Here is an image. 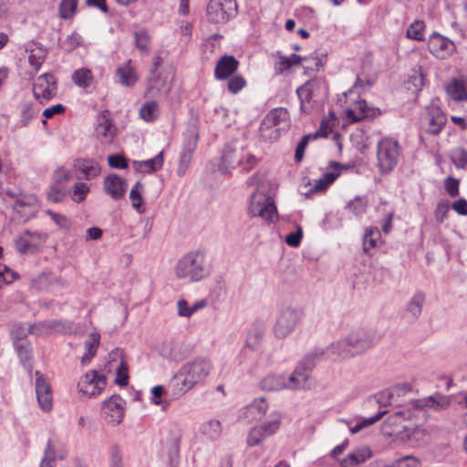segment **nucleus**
<instances>
[{"instance_id": "obj_12", "label": "nucleus", "mask_w": 467, "mask_h": 467, "mask_svg": "<svg viewBox=\"0 0 467 467\" xmlns=\"http://www.w3.org/2000/svg\"><path fill=\"white\" fill-rule=\"evenodd\" d=\"M106 384L104 375L96 370H90L79 379L77 388L81 395L92 398L99 395L105 389Z\"/></svg>"}, {"instance_id": "obj_32", "label": "nucleus", "mask_w": 467, "mask_h": 467, "mask_svg": "<svg viewBox=\"0 0 467 467\" xmlns=\"http://www.w3.org/2000/svg\"><path fill=\"white\" fill-rule=\"evenodd\" d=\"M446 398L440 395L429 396L422 399L415 400L411 402L413 408L418 410L434 409L441 410L448 406Z\"/></svg>"}, {"instance_id": "obj_57", "label": "nucleus", "mask_w": 467, "mask_h": 467, "mask_svg": "<svg viewBox=\"0 0 467 467\" xmlns=\"http://www.w3.org/2000/svg\"><path fill=\"white\" fill-rule=\"evenodd\" d=\"M64 196L65 186L53 183L47 192V199L52 202H60Z\"/></svg>"}, {"instance_id": "obj_40", "label": "nucleus", "mask_w": 467, "mask_h": 467, "mask_svg": "<svg viewBox=\"0 0 467 467\" xmlns=\"http://www.w3.org/2000/svg\"><path fill=\"white\" fill-rule=\"evenodd\" d=\"M16 350L17 352V355L20 358V361L23 365V367L27 369L29 372H31L33 364L31 360V347L26 342H14Z\"/></svg>"}, {"instance_id": "obj_48", "label": "nucleus", "mask_w": 467, "mask_h": 467, "mask_svg": "<svg viewBox=\"0 0 467 467\" xmlns=\"http://www.w3.org/2000/svg\"><path fill=\"white\" fill-rule=\"evenodd\" d=\"M379 238V232L378 228L370 227L366 229L364 239H363V249L368 253L370 249L374 248L377 244V241Z\"/></svg>"}, {"instance_id": "obj_56", "label": "nucleus", "mask_w": 467, "mask_h": 467, "mask_svg": "<svg viewBox=\"0 0 467 467\" xmlns=\"http://www.w3.org/2000/svg\"><path fill=\"white\" fill-rule=\"evenodd\" d=\"M39 111L35 109L34 106L26 102L21 107V122L24 126L27 125L33 117Z\"/></svg>"}, {"instance_id": "obj_29", "label": "nucleus", "mask_w": 467, "mask_h": 467, "mask_svg": "<svg viewBox=\"0 0 467 467\" xmlns=\"http://www.w3.org/2000/svg\"><path fill=\"white\" fill-rule=\"evenodd\" d=\"M74 168L77 172H79L85 180H91L96 178L100 173V166L97 161L92 159H78L74 162Z\"/></svg>"}, {"instance_id": "obj_42", "label": "nucleus", "mask_w": 467, "mask_h": 467, "mask_svg": "<svg viewBox=\"0 0 467 467\" xmlns=\"http://www.w3.org/2000/svg\"><path fill=\"white\" fill-rule=\"evenodd\" d=\"M336 117L333 113H329V118L324 119L320 123L319 129L314 132L308 134L311 136L312 140L317 139V138H327L333 130V127L336 123Z\"/></svg>"}, {"instance_id": "obj_23", "label": "nucleus", "mask_w": 467, "mask_h": 467, "mask_svg": "<svg viewBox=\"0 0 467 467\" xmlns=\"http://www.w3.org/2000/svg\"><path fill=\"white\" fill-rule=\"evenodd\" d=\"M103 188L113 200H119L125 196L128 184L124 178L117 174H109L103 181Z\"/></svg>"}, {"instance_id": "obj_33", "label": "nucleus", "mask_w": 467, "mask_h": 467, "mask_svg": "<svg viewBox=\"0 0 467 467\" xmlns=\"http://www.w3.org/2000/svg\"><path fill=\"white\" fill-rule=\"evenodd\" d=\"M161 355L170 361H181L185 358L182 347L174 341L164 342L160 349Z\"/></svg>"}, {"instance_id": "obj_64", "label": "nucleus", "mask_w": 467, "mask_h": 467, "mask_svg": "<svg viewBox=\"0 0 467 467\" xmlns=\"http://www.w3.org/2000/svg\"><path fill=\"white\" fill-rule=\"evenodd\" d=\"M109 467H124L121 451L116 445L110 448Z\"/></svg>"}, {"instance_id": "obj_49", "label": "nucleus", "mask_w": 467, "mask_h": 467, "mask_svg": "<svg viewBox=\"0 0 467 467\" xmlns=\"http://www.w3.org/2000/svg\"><path fill=\"white\" fill-rule=\"evenodd\" d=\"M425 25L422 21L413 22L407 29V36L414 40H423Z\"/></svg>"}, {"instance_id": "obj_19", "label": "nucleus", "mask_w": 467, "mask_h": 467, "mask_svg": "<svg viewBox=\"0 0 467 467\" xmlns=\"http://www.w3.org/2000/svg\"><path fill=\"white\" fill-rule=\"evenodd\" d=\"M422 123L427 132L438 134L446 123V117L438 106L431 105L426 108L422 115Z\"/></svg>"}, {"instance_id": "obj_58", "label": "nucleus", "mask_w": 467, "mask_h": 467, "mask_svg": "<svg viewBox=\"0 0 467 467\" xmlns=\"http://www.w3.org/2000/svg\"><path fill=\"white\" fill-rule=\"evenodd\" d=\"M411 84L416 91L421 90L424 86V74L420 67L413 69V74L410 77L409 85Z\"/></svg>"}, {"instance_id": "obj_53", "label": "nucleus", "mask_w": 467, "mask_h": 467, "mask_svg": "<svg viewBox=\"0 0 467 467\" xmlns=\"http://www.w3.org/2000/svg\"><path fill=\"white\" fill-rule=\"evenodd\" d=\"M89 192V187L84 182H77L73 187L72 200L78 203L83 202L86 199L87 194Z\"/></svg>"}, {"instance_id": "obj_13", "label": "nucleus", "mask_w": 467, "mask_h": 467, "mask_svg": "<svg viewBox=\"0 0 467 467\" xmlns=\"http://www.w3.org/2000/svg\"><path fill=\"white\" fill-rule=\"evenodd\" d=\"M125 400L119 395H112L106 400L101 407V418L109 425L117 426L123 420Z\"/></svg>"}, {"instance_id": "obj_11", "label": "nucleus", "mask_w": 467, "mask_h": 467, "mask_svg": "<svg viewBox=\"0 0 467 467\" xmlns=\"http://www.w3.org/2000/svg\"><path fill=\"white\" fill-rule=\"evenodd\" d=\"M31 331L36 336H47L50 334H75L78 327L68 320H45L36 323L31 327Z\"/></svg>"}, {"instance_id": "obj_27", "label": "nucleus", "mask_w": 467, "mask_h": 467, "mask_svg": "<svg viewBox=\"0 0 467 467\" xmlns=\"http://www.w3.org/2000/svg\"><path fill=\"white\" fill-rule=\"evenodd\" d=\"M268 410V403L264 398L254 399L251 403L244 407L240 417L250 422L260 420Z\"/></svg>"}, {"instance_id": "obj_10", "label": "nucleus", "mask_w": 467, "mask_h": 467, "mask_svg": "<svg viewBox=\"0 0 467 467\" xmlns=\"http://www.w3.org/2000/svg\"><path fill=\"white\" fill-rule=\"evenodd\" d=\"M30 285L36 291L57 294L67 287V282L52 272H42L32 277Z\"/></svg>"}, {"instance_id": "obj_54", "label": "nucleus", "mask_w": 467, "mask_h": 467, "mask_svg": "<svg viewBox=\"0 0 467 467\" xmlns=\"http://www.w3.org/2000/svg\"><path fill=\"white\" fill-rule=\"evenodd\" d=\"M267 115H272L275 125L279 127L282 123L287 124L289 113L285 108H275L270 110Z\"/></svg>"}, {"instance_id": "obj_15", "label": "nucleus", "mask_w": 467, "mask_h": 467, "mask_svg": "<svg viewBox=\"0 0 467 467\" xmlns=\"http://www.w3.org/2000/svg\"><path fill=\"white\" fill-rule=\"evenodd\" d=\"M281 424V415L279 413H272L267 421L261 425L254 427L247 437V444L249 446L258 445L266 437L273 435L279 429Z\"/></svg>"}, {"instance_id": "obj_39", "label": "nucleus", "mask_w": 467, "mask_h": 467, "mask_svg": "<svg viewBox=\"0 0 467 467\" xmlns=\"http://www.w3.org/2000/svg\"><path fill=\"white\" fill-rule=\"evenodd\" d=\"M36 207V199L34 195L20 197L14 204L15 211L18 213H23L25 216L32 214L35 212Z\"/></svg>"}, {"instance_id": "obj_46", "label": "nucleus", "mask_w": 467, "mask_h": 467, "mask_svg": "<svg viewBox=\"0 0 467 467\" xmlns=\"http://www.w3.org/2000/svg\"><path fill=\"white\" fill-rule=\"evenodd\" d=\"M46 59V50L41 47H36L30 51L28 63L35 72H36Z\"/></svg>"}, {"instance_id": "obj_35", "label": "nucleus", "mask_w": 467, "mask_h": 467, "mask_svg": "<svg viewBox=\"0 0 467 467\" xmlns=\"http://www.w3.org/2000/svg\"><path fill=\"white\" fill-rule=\"evenodd\" d=\"M100 341V335L97 332L90 333L85 341V352L81 357V364L88 365L95 357Z\"/></svg>"}, {"instance_id": "obj_4", "label": "nucleus", "mask_w": 467, "mask_h": 467, "mask_svg": "<svg viewBox=\"0 0 467 467\" xmlns=\"http://www.w3.org/2000/svg\"><path fill=\"white\" fill-rule=\"evenodd\" d=\"M261 174L254 173L251 176L247 184L256 186V191L251 197L249 213L254 217H260L266 222H273L276 217V207L273 197L264 192L265 183L261 181Z\"/></svg>"}, {"instance_id": "obj_31", "label": "nucleus", "mask_w": 467, "mask_h": 467, "mask_svg": "<svg viewBox=\"0 0 467 467\" xmlns=\"http://www.w3.org/2000/svg\"><path fill=\"white\" fill-rule=\"evenodd\" d=\"M171 86V80L169 79L168 76H161L158 71H151L149 78L150 90L155 89L156 92L161 95H167L170 92Z\"/></svg>"}, {"instance_id": "obj_9", "label": "nucleus", "mask_w": 467, "mask_h": 467, "mask_svg": "<svg viewBox=\"0 0 467 467\" xmlns=\"http://www.w3.org/2000/svg\"><path fill=\"white\" fill-rule=\"evenodd\" d=\"M302 319V313L295 308L282 309L276 317L273 328L274 334L278 338H285L292 334L296 327Z\"/></svg>"}, {"instance_id": "obj_63", "label": "nucleus", "mask_w": 467, "mask_h": 467, "mask_svg": "<svg viewBox=\"0 0 467 467\" xmlns=\"http://www.w3.org/2000/svg\"><path fill=\"white\" fill-rule=\"evenodd\" d=\"M32 327H33V325H31V326H24L21 324L14 325V327L11 330V333H12V336L14 337V338L16 339L15 341L20 342L19 340L24 338L25 337H26V335L28 333L33 334L31 331Z\"/></svg>"}, {"instance_id": "obj_45", "label": "nucleus", "mask_w": 467, "mask_h": 467, "mask_svg": "<svg viewBox=\"0 0 467 467\" xmlns=\"http://www.w3.org/2000/svg\"><path fill=\"white\" fill-rule=\"evenodd\" d=\"M451 160L458 169H467V150L462 147H456L451 150Z\"/></svg>"}, {"instance_id": "obj_50", "label": "nucleus", "mask_w": 467, "mask_h": 467, "mask_svg": "<svg viewBox=\"0 0 467 467\" xmlns=\"http://www.w3.org/2000/svg\"><path fill=\"white\" fill-rule=\"evenodd\" d=\"M56 450L50 441H47L40 467H55Z\"/></svg>"}, {"instance_id": "obj_30", "label": "nucleus", "mask_w": 467, "mask_h": 467, "mask_svg": "<svg viewBox=\"0 0 467 467\" xmlns=\"http://www.w3.org/2000/svg\"><path fill=\"white\" fill-rule=\"evenodd\" d=\"M372 457L371 450L367 446L354 449L342 461V467H357Z\"/></svg>"}, {"instance_id": "obj_25", "label": "nucleus", "mask_w": 467, "mask_h": 467, "mask_svg": "<svg viewBox=\"0 0 467 467\" xmlns=\"http://www.w3.org/2000/svg\"><path fill=\"white\" fill-rule=\"evenodd\" d=\"M346 119L349 122L360 121L363 119L370 118L375 115V110L367 106L364 99H359L349 104L345 109Z\"/></svg>"}, {"instance_id": "obj_37", "label": "nucleus", "mask_w": 467, "mask_h": 467, "mask_svg": "<svg viewBox=\"0 0 467 467\" xmlns=\"http://www.w3.org/2000/svg\"><path fill=\"white\" fill-rule=\"evenodd\" d=\"M341 170L338 163H333L332 169L326 171L321 178H319L313 186L314 192H322L332 184L339 176Z\"/></svg>"}, {"instance_id": "obj_60", "label": "nucleus", "mask_w": 467, "mask_h": 467, "mask_svg": "<svg viewBox=\"0 0 467 467\" xmlns=\"http://www.w3.org/2000/svg\"><path fill=\"white\" fill-rule=\"evenodd\" d=\"M257 164V158L250 151L245 150L243 148L242 162L239 164L244 171H249Z\"/></svg>"}, {"instance_id": "obj_2", "label": "nucleus", "mask_w": 467, "mask_h": 467, "mask_svg": "<svg viewBox=\"0 0 467 467\" xmlns=\"http://www.w3.org/2000/svg\"><path fill=\"white\" fill-rule=\"evenodd\" d=\"M323 352L308 353L297 365L295 371L285 379L281 375H268L260 383L261 389L266 391H277L283 389L303 388L311 370L315 367L313 355H322Z\"/></svg>"}, {"instance_id": "obj_14", "label": "nucleus", "mask_w": 467, "mask_h": 467, "mask_svg": "<svg viewBox=\"0 0 467 467\" xmlns=\"http://www.w3.org/2000/svg\"><path fill=\"white\" fill-rule=\"evenodd\" d=\"M57 91L56 78L49 73L40 75L33 83V94L41 104L48 102Z\"/></svg>"}, {"instance_id": "obj_47", "label": "nucleus", "mask_w": 467, "mask_h": 467, "mask_svg": "<svg viewBox=\"0 0 467 467\" xmlns=\"http://www.w3.org/2000/svg\"><path fill=\"white\" fill-rule=\"evenodd\" d=\"M78 0H61L59 5V16L63 19H70L74 16L77 6Z\"/></svg>"}, {"instance_id": "obj_55", "label": "nucleus", "mask_w": 467, "mask_h": 467, "mask_svg": "<svg viewBox=\"0 0 467 467\" xmlns=\"http://www.w3.org/2000/svg\"><path fill=\"white\" fill-rule=\"evenodd\" d=\"M136 47L144 52L150 49V36L144 30L138 31L134 34Z\"/></svg>"}, {"instance_id": "obj_61", "label": "nucleus", "mask_w": 467, "mask_h": 467, "mask_svg": "<svg viewBox=\"0 0 467 467\" xmlns=\"http://www.w3.org/2000/svg\"><path fill=\"white\" fill-rule=\"evenodd\" d=\"M385 413H386V411H381V412H379L378 414H376L373 417H370L368 419H365V420H361L360 422L357 423L354 427H352L350 429V432L352 434L358 433V431H360L365 427L372 425L373 423H375L376 421L380 420Z\"/></svg>"}, {"instance_id": "obj_44", "label": "nucleus", "mask_w": 467, "mask_h": 467, "mask_svg": "<svg viewBox=\"0 0 467 467\" xmlns=\"http://www.w3.org/2000/svg\"><path fill=\"white\" fill-rule=\"evenodd\" d=\"M160 114L158 104L155 101H148L141 105L140 116L145 121H153Z\"/></svg>"}, {"instance_id": "obj_59", "label": "nucleus", "mask_w": 467, "mask_h": 467, "mask_svg": "<svg viewBox=\"0 0 467 467\" xmlns=\"http://www.w3.org/2000/svg\"><path fill=\"white\" fill-rule=\"evenodd\" d=\"M245 85L246 81L241 75H234L227 83L228 90L233 94L238 93Z\"/></svg>"}, {"instance_id": "obj_8", "label": "nucleus", "mask_w": 467, "mask_h": 467, "mask_svg": "<svg viewBox=\"0 0 467 467\" xmlns=\"http://www.w3.org/2000/svg\"><path fill=\"white\" fill-rule=\"evenodd\" d=\"M206 14L208 20L214 24H224L237 14L235 0H210Z\"/></svg>"}, {"instance_id": "obj_17", "label": "nucleus", "mask_w": 467, "mask_h": 467, "mask_svg": "<svg viewBox=\"0 0 467 467\" xmlns=\"http://www.w3.org/2000/svg\"><path fill=\"white\" fill-rule=\"evenodd\" d=\"M35 390L40 408L44 411H49L53 406V395L47 378L40 371L35 372Z\"/></svg>"}, {"instance_id": "obj_5", "label": "nucleus", "mask_w": 467, "mask_h": 467, "mask_svg": "<svg viewBox=\"0 0 467 467\" xmlns=\"http://www.w3.org/2000/svg\"><path fill=\"white\" fill-rule=\"evenodd\" d=\"M174 274L179 279L199 282L209 275L210 266L202 253L190 252L177 261Z\"/></svg>"}, {"instance_id": "obj_18", "label": "nucleus", "mask_w": 467, "mask_h": 467, "mask_svg": "<svg viewBox=\"0 0 467 467\" xmlns=\"http://www.w3.org/2000/svg\"><path fill=\"white\" fill-rule=\"evenodd\" d=\"M428 47L430 52L439 59L448 58L456 51L455 44L451 39L438 33H433L431 36Z\"/></svg>"}, {"instance_id": "obj_26", "label": "nucleus", "mask_w": 467, "mask_h": 467, "mask_svg": "<svg viewBox=\"0 0 467 467\" xmlns=\"http://www.w3.org/2000/svg\"><path fill=\"white\" fill-rule=\"evenodd\" d=\"M426 301V295L422 291L415 292L408 301L405 310L404 317L410 322L416 321L422 313L423 306Z\"/></svg>"}, {"instance_id": "obj_1", "label": "nucleus", "mask_w": 467, "mask_h": 467, "mask_svg": "<svg viewBox=\"0 0 467 467\" xmlns=\"http://www.w3.org/2000/svg\"><path fill=\"white\" fill-rule=\"evenodd\" d=\"M373 346L372 337L363 330L354 331L332 342L325 349L316 348L312 352L321 351L322 355H313L315 363L322 358L329 359L351 358L367 351Z\"/></svg>"}, {"instance_id": "obj_52", "label": "nucleus", "mask_w": 467, "mask_h": 467, "mask_svg": "<svg viewBox=\"0 0 467 467\" xmlns=\"http://www.w3.org/2000/svg\"><path fill=\"white\" fill-rule=\"evenodd\" d=\"M263 337H264V329L261 327H254V329H252L249 332V334L246 337L245 345L249 348L254 350L258 348L259 342L263 338Z\"/></svg>"}, {"instance_id": "obj_24", "label": "nucleus", "mask_w": 467, "mask_h": 467, "mask_svg": "<svg viewBox=\"0 0 467 467\" xmlns=\"http://www.w3.org/2000/svg\"><path fill=\"white\" fill-rule=\"evenodd\" d=\"M96 133L103 143H110L113 141L117 129L109 119V111H103L99 115L97 119Z\"/></svg>"}, {"instance_id": "obj_16", "label": "nucleus", "mask_w": 467, "mask_h": 467, "mask_svg": "<svg viewBox=\"0 0 467 467\" xmlns=\"http://www.w3.org/2000/svg\"><path fill=\"white\" fill-rule=\"evenodd\" d=\"M108 370L110 372L115 370L117 374L116 383L120 386L128 384V364L124 359V351L120 348H115L109 354Z\"/></svg>"}, {"instance_id": "obj_3", "label": "nucleus", "mask_w": 467, "mask_h": 467, "mask_svg": "<svg viewBox=\"0 0 467 467\" xmlns=\"http://www.w3.org/2000/svg\"><path fill=\"white\" fill-rule=\"evenodd\" d=\"M212 364L205 359H196L182 365L171 381L172 394L180 397L207 378Z\"/></svg>"}, {"instance_id": "obj_7", "label": "nucleus", "mask_w": 467, "mask_h": 467, "mask_svg": "<svg viewBox=\"0 0 467 467\" xmlns=\"http://www.w3.org/2000/svg\"><path fill=\"white\" fill-rule=\"evenodd\" d=\"M411 413L410 410H399L395 412L392 420L397 423V434L400 435L402 440L419 444L425 440L426 431L410 420Z\"/></svg>"}, {"instance_id": "obj_43", "label": "nucleus", "mask_w": 467, "mask_h": 467, "mask_svg": "<svg viewBox=\"0 0 467 467\" xmlns=\"http://www.w3.org/2000/svg\"><path fill=\"white\" fill-rule=\"evenodd\" d=\"M72 80L80 88H88L93 81V74L88 68H79L73 73Z\"/></svg>"}, {"instance_id": "obj_22", "label": "nucleus", "mask_w": 467, "mask_h": 467, "mask_svg": "<svg viewBox=\"0 0 467 467\" xmlns=\"http://www.w3.org/2000/svg\"><path fill=\"white\" fill-rule=\"evenodd\" d=\"M446 95L453 101H467V77L451 78L444 87Z\"/></svg>"}, {"instance_id": "obj_21", "label": "nucleus", "mask_w": 467, "mask_h": 467, "mask_svg": "<svg viewBox=\"0 0 467 467\" xmlns=\"http://www.w3.org/2000/svg\"><path fill=\"white\" fill-rule=\"evenodd\" d=\"M243 148L225 146L219 164V171L223 174L232 172L242 162Z\"/></svg>"}, {"instance_id": "obj_51", "label": "nucleus", "mask_w": 467, "mask_h": 467, "mask_svg": "<svg viewBox=\"0 0 467 467\" xmlns=\"http://www.w3.org/2000/svg\"><path fill=\"white\" fill-rule=\"evenodd\" d=\"M368 206V201L361 197H357L350 201L347 208L356 216H362L366 212Z\"/></svg>"}, {"instance_id": "obj_36", "label": "nucleus", "mask_w": 467, "mask_h": 467, "mask_svg": "<svg viewBox=\"0 0 467 467\" xmlns=\"http://www.w3.org/2000/svg\"><path fill=\"white\" fill-rule=\"evenodd\" d=\"M143 192V183L140 182H136L132 186L129 195L132 208L140 214H143L146 212L142 197Z\"/></svg>"}, {"instance_id": "obj_34", "label": "nucleus", "mask_w": 467, "mask_h": 467, "mask_svg": "<svg viewBox=\"0 0 467 467\" xmlns=\"http://www.w3.org/2000/svg\"><path fill=\"white\" fill-rule=\"evenodd\" d=\"M163 164V153L161 151L152 159L146 161H134L132 162L133 168L140 172H152L160 170Z\"/></svg>"}, {"instance_id": "obj_38", "label": "nucleus", "mask_w": 467, "mask_h": 467, "mask_svg": "<svg viewBox=\"0 0 467 467\" xmlns=\"http://www.w3.org/2000/svg\"><path fill=\"white\" fill-rule=\"evenodd\" d=\"M116 74L119 78V82L123 86H133L138 80V76L134 67H131L130 61L118 67Z\"/></svg>"}, {"instance_id": "obj_20", "label": "nucleus", "mask_w": 467, "mask_h": 467, "mask_svg": "<svg viewBox=\"0 0 467 467\" xmlns=\"http://www.w3.org/2000/svg\"><path fill=\"white\" fill-rule=\"evenodd\" d=\"M44 239L36 232L24 231L15 239L17 252L20 254H35L38 251Z\"/></svg>"}, {"instance_id": "obj_41", "label": "nucleus", "mask_w": 467, "mask_h": 467, "mask_svg": "<svg viewBox=\"0 0 467 467\" xmlns=\"http://www.w3.org/2000/svg\"><path fill=\"white\" fill-rule=\"evenodd\" d=\"M200 431L211 441L217 440L222 434L221 422L216 420L205 421L201 425Z\"/></svg>"}, {"instance_id": "obj_62", "label": "nucleus", "mask_w": 467, "mask_h": 467, "mask_svg": "<svg viewBox=\"0 0 467 467\" xmlns=\"http://www.w3.org/2000/svg\"><path fill=\"white\" fill-rule=\"evenodd\" d=\"M70 179H71V174H70L69 171H67V169H65L63 167H59L54 171V175H53L54 184L64 185V183L68 182Z\"/></svg>"}, {"instance_id": "obj_6", "label": "nucleus", "mask_w": 467, "mask_h": 467, "mask_svg": "<svg viewBox=\"0 0 467 467\" xmlns=\"http://www.w3.org/2000/svg\"><path fill=\"white\" fill-rule=\"evenodd\" d=\"M401 148L399 141L390 137L382 138L377 144V160L382 173H389L400 161Z\"/></svg>"}, {"instance_id": "obj_28", "label": "nucleus", "mask_w": 467, "mask_h": 467, "mask_svg": "<svg viewBox=\"0 0 467 467\" xmlns=\"http://www.w3.org/2000/svg\"><path fill=\"white\" fill-rule=\"evenodd\" d=\"M239 62L234 56H223L215 65L214 77L223 80L232 76L238 68Z\"/></svg>"}]
</instances>
